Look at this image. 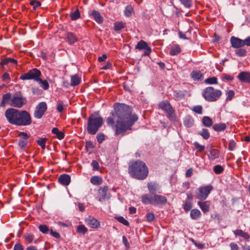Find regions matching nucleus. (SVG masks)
Masks as SVG:
<instances>
[{
  "instance_id": "obj_46",
  "label": "nucleus",
  "mask_w": 250,
  "mask_h": 250,
  "mask_svg": "<svg viewBox=\"0 0 250 250\" xmlns=\"http://www.w3.org/2000/svg\"><path fill=\"white\" fill-rule=\"evenodd\" d=\"M77 231L79 233L84 234L88 231L87 229L83 225H81L78 226Z\"/></svg>"
},
{
  "instance_id": "obj_31",
  "label": "nucleus",
  "mask_w": 250,
  "mask_h": 250,
  "mask_svg": "<svg viewBox=\"0 0 250 250\" xmlns=\"http://www.w3.org/2000/svg\"><path fill=\"white\" fill-rule=\"evenodd\" d=\"M233 233L235 235L242 237L245 239H249L250 238V235L248 233L244 232L241 229H236L233 231Z\"/></svg>"
},
{
  "instance_id": "obj_63",
  "label": "nucleus",
  "mask_w": 250,
  "mask_h": 250,
  "mask_svg": "<svg viewBox=\"0 0 250 250\" xmlns=\"http://www.w3.org/2000/svg\"><path fill=\"white\" fill-rule=\"evenodd\" d=\"M147 220L148 221H153L155 219V216L154 214L152 213H147L146 215Z\"/></svg>"
},
{
  "instance_id": "obj_27",
  "label": "nucleus",
  "mask_w": 250,
  "mask_h": 250,
  "mask_svg": "<svg viewBox=\"0 0 250 250\" xmlns=\"http://www.w3.org/2000/svg\"><path fill=\"white\" fill-rule=\"evenodd\" d=\"M91 16L98 23H101L103 21V17L98 11H93L91 13Z\"/></svg>"
},
{
  "instance_id": "obj_3",
  "label": "nucleus",
  "mask_w": 250,
  "mask_h": 250,
  "mask_svg": "<svg viewBox=\"0 0 250 250\" xmlns=\"http://www.w3.org/2000/svg\"><path fill=\"white\" fill-rule=\"evenodd\" d=\"M103 124V119L102 117H89L88 118L87 123V132L90 134H95Z\"/></svg>"
},
{
  "instance_id": "obj_6",
  "label": "nucleus",
  "mask_w": 250,
  "mask_h": 250,
  "mask_svg": "<svg viewBox=\"0 0 250 250\" xmlns=\"http://www.w3.org/2000/svg\"><path fill=\"white\" fill-rule=\"evenodd\" d=\"M32 119L30 114L26 110H19L17 125L26 126L31 125Z\"/></svg>"
},
{
  "instance_id": "obj_50",
  "label": "nucleus",
  "mask_w": 250,
  "mask_h": 250,
  "mask_svg": "<svg viewBox=\"0 0 250 250\" xmlns=\"http://www.w3.org/2000/svg\"><path fill=\"white\" fill-rule=\"evenodd\" d=\"M39 229L40 231L44 234L47 233L49 230V228L45 225H40Z\"/></svg>"
},
{
  "instance_id": "obj_26",
  "label": "nucleus",
  "mask_w": 250,
  "mask_h": 250,
  "mask_svg": "<svg viewBox=\"0 0 250 250\" xmlns=\"http://www.w3.org/2000/svg\"><path fill=\"white\" fill-rule=\"evenodd\" d=\"M81 82V79L78 75H74L71 76L70 85L77 86Z\"/></svg>"
},
{
  "instance_id": "obj_47",
  "label": "nucleus",
  "mask_w": 250,
  "mask_h": 250,
  "mask_svg": "<svg viewBox=\"0 0 250 250\" xmlns=\"http://www.w3.org/2000/svg\"><path fill=\"white\" fill-rule=\"evenodd\" d=\"M25 240L29 243H31L34 240V236L31 233H27L24 236Z\"/></svg>"
},
{
  "instance_id": "obj_52",
  "label": "nucleus",
  "mask_w": 250,
  "mask_h": 250,
  "mask_svg": "<svg viewBox=\"0 0 250 250\" xmlns=\"http://www.w3.org/2000/svg\"><path fill=\"white\" fill-rule=\"evenodd\" d=\"M181 2L187 8H190L192 5L191 0H180Z\"/></svg>"
},
{
  "instance_id": "obj_10",
  "label": "nucleus",
  "mask_w": 250,
  "mask_h": 250,
  "mask_svg": "<svg viewBox=\"0 0 250 250\" xmlns=\"http://www.w3.org/2000/svg\"><path fill=\"white\" fill-rule=\"evenodd\" d=\"M41 75V73L40 71L37 68H34L21 75L20 79L22 80L34 79L38 81V79L40 78Z\"/></svg>"
},
{
  "instance_id": "obj_32",
  "label": "nucleus",
  "mask_w": 250,
  "mask_h": 250,
  "mask_svg": "<svg viewBox=\"0 0 250 250\" xmlns=\"http://www.w3.org/2000/svg\"><path fill=\"white\" fill-rule=\"evenodd\" d=\"M227 127L226 124L219 123L214 124L213 125V129L216 131H221L224 130Z\"/></svg>"
},
{
  "instance_id": "obj_18",
  "label": "nucleus",
  "mask_w": 250,
  "mask_h": 250,
  "mask_svg": "<svg viewBox=\"0 0 250 250\" xmlns=\"http://www.w3.org/2000/svg\"><path fill=\"white\" fill-rule=\"evenodd\" d=\"M85 222L92 229H98L100 226V221L94 218L89 217L85 220Z\"/></svg>"
},
{
  "instance_id": "obj_48",
  "label": "nucleus",
  "mask_w": 250,
  "mask_h": 250,
  "mask_svg": "<svg viewBox=\"0 0 250 250\" xmlns=\"http://www.w3.org/2000/svg\"><path fill=\"white\" fill-rule=\"evenodd\" d=\"M195 148L197 149L199 152H202L205 149V146L200 145L198 142H195L193 143Z\"/></svg>"
},
{
  "instance_id": "obj_57",
  "label": "nucleus",
  "mask_w": 250,
  "mask_h": 250,
  "mask_svg": "<svg viewBox=\"0 0 250 250\" xmlns=\"http://www.w3.org/2000/svg\"><path fill=\"white\" fill-rule=\"evenodd\" d=\"M117 220L121 223H122L124 225L126 226H129V222L126 219H125L123 217L120 216L117 218Z\"/></svg>"
},
{
  "instance_id": "obj_64",
  "label": "nucleus",
  "mask_w": 250,
  "mask_h": 250,
  "mask_svg": "<svg viewBox=\"0 0 250 250\" xmlns=\"http://www.w3.org/2000/svg\"><path fill=\"white\" fill-rule=\"evenodd\" d=\"M14 250H23V249L21 244H16L14 247Z\"/></svg>"
},
{
  "instance_id": "obj_29",
  "label": "nucleus",
  "mask_w": 250,
  "mask_h": 250,
  "mask_svg": "<svg viewBox=\"0 0 250 250\" xmlns=\"http://www.w3.org/2000/svg\"><path fill=\"white\" fill-rule=\"evenodd\" d=\"M190 217L194 220H197L201 215L200 211L198 209H193L190 211Z\"/></svg>"
},
{
  "instance_id": "obj_38",
  "label": "nucleus",
  "mask_w": 250,
  "mask_h": 250,
  "mask_svg": "<svg viewBox=\"0 0 250 250\" xmlns=\"http://www.w3.org/2000/svg\"><path fill=\"white\" fill-rule=\"evenodd\" d=\"M125 23L123 22H116L114 24V30L118 31L125 27Z\"/></svg>"
},
{
  "instance_id": "obj_2",
  "label": "nucleus",
  "mask_w": 250,
  "mask_h": 250,
  "mask_svg": "<svg viewBox=\"0 0 250 250\" xmlns=\"http://www.w3.org/2000/svg\"><path fill=\"white\" fill-rule=\"evenodd\" d=\"M128 172L134 178L144 180L147 176L148 170L145 163L141 161H136L129 166Z\"/></svg>"
},
{
  "instance_id": "obj_23",
  "label": "nucleus",
  "mask_w": 250,
  "mask_h": 250,
  "mask_svg": "<svg viewBox=\"0 0 250 250\" xmlns=\"http://www.w3.org/2000/svg\"><path fill=\"white\" fill-rule=\"evenodd\" d=\"M142 202L144 204H150L153 205V196H150L147 194H143L142 196Z\"/></svg>"
},
{
  "instance_id": "obj_7",
  "label": "nucleus",
  "mask_w": 250,
  "mask_h": 250,
  "mask_svg": "<svg viewBox=\"0 0 250 250\" xmlns=\"http://www.w3.org/2000/svg\"><path fill=\"white\" fill-rule=\"evenodd\" d=\"M26 103V98L21 93H16L12 96L10 105L16 108H21Z\"/></svg>"
},
{
  "instance_id": "obj_13",
  "label": "nucleus",
  "mask_w": 250,
  "mask_h": 250,
  "mask_svg": "<svg viewBox=\"0 0 250 250\" xmlns=\"http://www.w3.org/2000/svg\"><path fill=\"white\" fill-rule=\"evenodd\" d=\"M135 48L139 50L144 49L145 51L144 53V56L149 55L151 51V48L148 45L147 43L143 40H141L137 43Z\"/></svg>"
},
{
  "instance_id": "obj_49",
  "label": "nucleus",
  "mask_w": 250,
  "mask_h": 250,
  "mask_svg": "<svg viewBox=\"0 0 250 250\" xmlns=\"http://www.w3.org/2000/svg\"><path fill=\"white\" fill-rule=\"evenodd\" d=\"M191 75L192 77L195 80H199L202 79V75L200 72L194 71L191 73Z\"/></svg>"
},
{
  "instance_id": "obj_45",
  "label": "nucleus",
  "mask_w": 250,
  "mask_h": 250,
  "mask_svg": "<svg viewBox=\"0 0 250 250\" xmlns=\"http://www.w3.org/2000/svg\"><path fill=\"white\" fill-rule=\"evenodd\" d=\"M224 170V169L223 167L219 165H216L213 167V171L214 173H215L217 174H219L222 173Z\"/></svg>"
},
{
  "instance_id": "obj_58",
  "label": "nucleus",
  "mask_w": 250,
  "mask_h": 250,
  "mask_svg": "<svg viewBox=\"0 0 250 250\" xmlns=\"http://www.w3.org/2000/svg\"><path fill=\"white\" fill-rule=\"evenodd\" d=\"M133 9L131 6H127L125 10V14L127 17L131 16Z\"/></svg>"
},
{
  "instance_id": "obj_16",
  "label": "nucleus",
  "mask_w": 250,
  "mask_h": 250,
  "mask_svg": "<svg viewBox=\"0 0 250 250\" xmlns=\"http://www.w3.org/2000/svg\"><path fill=\"white\" fill-rule=\"evenodd\" d=\"M230 42L231 46L233 48H241L245 45L246 42L245 40H242L239 38L232 37L230 39Z\"/></svg>"
},
{
  "instance_id": "obj_11",
  "label": "nucleus",
  "mask_w": 250,
  "mask_h": 250,
  "mask_svg": "<svg viewBox=\"0 0 250 250\" xmlns=\"http://www.w3.org/2000/svg\"><path fill=\"white\" fill-rule=\"evenodd\" d=\"M110 194L109 192L108 186H104L101 187L98 189L97 198L100 202H102L105 199H109L110 198Z\"/></svg>"
},
{
  "instance_id": "obj_30",
  "label": "nucleus",
  "mask_w": 250,
  "mask_h": 250,
  "mask_svg": "<svg viewBox=\"0 0 250 250\" xmlns=\"http://www.w3.org/2000/svg\"><path fill=\"white\" fill-rule=\"evenodd\" d=\"M91 183L94 185H100L103 182L102 178L98 176H93L90 179Z\"/></svg>"
},
{
  "instance_id": "obj_61",
  "label": "nucleus",
  "mask_w": 250,
  "mask_h": 250,
  "mask_svg": "<svg viewBox=\"0 0 250 250\" xmlns=\"http://www.w3.org/2000/svg\"><path fill=\"white\" fill-rule=\"evenodd\" d=\"M97 139L98 142L101 143L104 139V136L102 133H98L97 135Z\"/></svg>"
},
{
  "instance_id": "obj_8",
  "label": "nucleus",
  "mask_w": 250,
  "mask_h": 250,
  "mask_svg": "<svg viewBox=\"0 0 250 250\" xmlns=\"http://www.w3.org/2000/svg\"><path fill=\"white\" fill-rule=\"evenodd\" d=\"M213 187L211 185L200 187L197 189L195 197L200 200L204 201L207 199Z\"/></svg>"
},
{
  "instance_id": "obj_42",
  "label": "nucleus",
  "mask_w": 250,
  "mask_h": 250,
  "mask_svg": "<svg viewBox=\"0 0 250 250\" xmlns=\"http://www.w3.org/2000/svg\"><path fill=\"white\" fill-rule=\"evenodd\" d=\"M221 78L224 82H230L232 81L233 79V77L225 73H223L221 75Z\"/></svg>"
},
{
  "instance_id": "obj_33",
  "label": "nucleus",
  "mask_w": 250,
  "mask_h": 250,
  "mask_svg": "<svg viewBox=\"0 0 250 250\" xmlns=\"http://www.w3.org/2000/svg\"><path fill=\"white\" fill-rule=\"evenodd\" d=\"M202 123L204 126L206 127H210L212 125L213 122L212 119L210 117L208 116H205L203 118Z\"/></svg>"
},
{
  "instance_id": "obj_51",
  "label": "nucleus",
  "mask_w": 250,
  "mask_h": 250,
  "mask_svg": "<svg viewBox=\"0 0 250 250\" xmlns=\"http://www.w3.org/2000/svg\"><path fill=\"white\" fill-rule=\"evenodd\" d=\"M184 209L186 211H189L192 208V203L189 201H187L184 204Z\"/></svg>"
},
{
  "instance_id": "obj_60",
  "label": "nucleus",
  "mask_w": 250,
  "mask_h": 250,
  "mask_svg": "<svg viewBox=\"0 0 250 250\" xmlns=\"http://www.w3.org/2000/svg\"><path fill=\"white\" fill-rule=\"evenodd\" d=\"M32 91L33 94L36 95H40L42 93V90L37 87H33L32 88Z\"/></svg>"
},
{
  "instance_id": "obj_34",
  "label": "nucleus",
  "mask_w": 250,
  "mask_h": 250,
  "mask_svg": "<svg viewBox=\"0 0 250 250\" xmlns=\"http://www.w3.org/2000/svg\"><path fill=\"white\" fill-rule=\"evenodd\" d=\"M181 52L180 47L177 45H172L170 50V54L171 55H176Z\"/></svg>"
},
{
  "instance_id": "obj_9",
  "label": "nucleus",
  "mask_w": 250,
  "mask_h": 250,
  "mask_svg": "<svg viewBox=\"0 0 250 250\" xmlns=\"http://www.w3.org/2000/svg\"><path fill=\"white\" fill-rule=\"evenodd\" d=\"M18 113L19 110L16 108H10L5 111V116L9 123L16 125Z\"/></svg>"
},
{
  "instance_id": "obj_24",
  "label": "nucleus",
  "mask_w": 250,
  "mask_h": 250,
  "mask_svg": "<svg viewBox=\"0 0 250 250\" xmlns=\"http://www.w3.org/2000/svg\"><path fill=\"white\" fill-rule=\"evenodd\" d=\"M65 40L69 44H73L78 41L77 38L76 36L71 32H68L65 35Z\"/></svg>"
},
{
  "instance_id": "obj_1",
  "label": "nucleus",
  "mask_w": 250,
  "mask_h": 250,
  "mask_svg": "<svg viewBox=\"0 0 250 250\" xmlns=\"http://www.w3.org/2000/svg\"><path fill=\"white\" fill-rule=\"evenodd\" d=\"M113 106L115 111L112 113L113 117H108L106 122L108 125L113 126L115 120V134L123 136L127 130L131 129L138 117L132 114L131 108L125 104L115 103Z\"/></svg>"
},
{
  "instance_id": "obj_4",
  "label": "nucleus",
  "mask_w": 250,
  "mask_h": 250,
  "mask_svg": "<svg viewBox=\"0 0 250 250\" xmlns=\"http://www.w3.org/2000/svg\"><path fill=\"white\" fill-rule=\"evenodd\" d=\"M222 95V92L219 90H215L213 87H207L203 93L204 98L208 102H215Z\"/></svg>"
},
{
  "instance_id": "obj_25",
  "label": "nucleus",
  "mask_w": 250,
  "mask_h": 250,
  "mask_svg": "<svg viewBox=\"0 0 250 250\" xmlns=\"http://www.w3.org/2000/svg\"><path fill=\"white\" fill-rule=\"evenodd\" d=\"M147 188L149 192L152 194L156 192L158 189V185L155 182H150L147 184Z\"/></svg>"
},
{
  "instance_id": "obj_17",
  "label": "nucleus",
  "mask_w": 250,
  "mask_h": 250,
  "mask_svg": "<svg viewBox=\"0 0 250 250\" xmlns=\"http://www.w3.org/2000/svg\"><path fill=\"white\" fill-rule=\"evenodd\" d=\"M237 78L242 83H250V73L249 72L242 71L240 72Z\"/></svg>"
},
{
  "instance_id": "obj_20",
  "label": "nucleus",
  "mask_w": 250,
  "mask_h": 250,
  "mask_svg": "<svg viewBox=\"0 0 250 250\" xmlns=\"http://www.w3.org/2000/svg\"><path fill=\"white\" fill-rule=\"evenodd\" d=\"M197 204L204 213L209 211L210 206L209 201H198Z\"/></svg>"
},
{
  "instance_id": "obj_15",
  "label": "nucleus",
  "mask_w": 250,
  "mask_h": 250,
  "mask_svg": "<svg viewBox=\"0 0 250 250\" xmlns=\"http://www.w3.org/2000/svg\"><path fill=\"white\" fill-rule=\"evenodd\" d=\"M19 136L21 137V138L19 140V145L21 148H25L27 145L28 139L30 135L24 132H21Z\"/></svg>"
},
{
  "instance_id": "obj_59",
  "label": "nucleus",
  "mask_w": 250,
  "mask_h": 250,
  "mask_svg": "<svg viewBox=\"0 0 250 250\" xmlns=\"http://www.w3.org/2000/svg\"><path fill=\"white\" fill-rule=\"evenodd\" d=\"M91 166L94 170H98L100 169V166L98 162L96 160H93L91 163Z\"/></svg>"
},
{
  "instance_id": "obj_28",
  "label": "nucleus",
  "mask_w": 250,
  "mask_h": 250,
  "mask_svg": "<svg viewBox=\"0 0 250 250\" xmlns=\"http://www.w3.org/2000/svg\"><path fill=\"white\" fill-rule=\"evenodd\" d=\"M194 124L193 118L189 115L185 117L184 120V125L187 127H191Z\"/></svg>"
},
{
  "instance_id": "obj_21",
  "label": "nucleus",
  "mask_w": 250,
  "mask_h": 250,
  "mask_svg": "<svg viewBox=\"0 0 250 250\" xmlns=\"http://www.w3.org/2000/svg\"><path fill=\"white\" fill-rule=\"evenodd\" d=\"M208 158L211 160H214L218 158L220 155V151L216 148H211L209 151Z\"/></svg>"
},
{
  "instance_id": "obj_56",
  "label": "nucleus",
  "mask_w": 250,
  "mask_h": 250,
  "mask_svg": "<svg viewBox=\"0 0 250 250\" xmlns=\"http://www.w3.org/2000/svg\"><path fill=\"white\" fill-rule=\"evenodd\" d=\"M236 147V143L233 140H229V149L230 151H233Z\"/></svg>"
},
{
  "instance_id": "obj_12",
  "label": "nucleus",
  "mask_w": 250,
  "mask_h": 250,
  "mask_svg": "<svg viewBox=\"0 0 250 250\" xmlns=\"http://www.w3.org/2000/svg\"><path fill=\"white\" fill-rule=\"evenodd\" d=\"M47 109V105L45 102L40 103L36 108L34 116L37 119L41 118Z\"/></svg>"
},
{
  "instance_id": "obj_37",
  "label": "nucleus",
  "mask_w": 250,
  "mask_h": 250,
  "mask_svg": "<svg viewBox=\"0 0 250 250\" xmlns=\"http://www.w3.org/2000/svg\"><path fill=\"white\" fill-rule=\"evenodd\" d=\"M38 82L39 83L41 86L44 90H47L49 88V85L46 80H42L41 78L38 79Z\"/></svg>"
},
{
  "instance_id": "obj_43",
  "label": "nucleus",
  "mask_w": 250,
  "mask_h": 250,
  "mask_svg": "<svg viewBox=\"0 0 250 250\" xmlns=\"http://www.w3.org/2000/svg\"><path fill=\"white\" fill-rule=\"evenodd\" d=\"M94 146L93 144V143L91 141H88L86 142V144L85 146V148L87 152H89L91 153L92 151L93 148Z\"/></svg>"
},
{
  "instance_id": "obj_5",
  "label": "nucleus",
  "mask_w": 250,
  "mask_h": 250,
  "mask_svg": "<svg viewBox=\"0 0 250 250\" xmlns=\"http://www.w3.org/2000/svg\"><path fill=\"white\" fill-rule=\"evenodd\" d=\"M159 106L167 113V117L170 120L176 121L177 117L175 113V110L168 101H162L159 103Z\"/></svg>"
},
{
  "instance_id": "obj_40",
  "label": "nucleus",
  "mask_w": 250,
  "mask_h": 250,
  "mask_svg": "<svg viewBox=\"0 0 250 250\" xmlns=\"http://www.w3.org/2000/svg\"><path fill=\"white\" fill-rule=\"evenodd\" d=\"M70 16L72 20H76L80 17V12L78 9H77L74 12H71Z\"/></svg>"
},
{
  "instance_id": "obj_19",
  "label": "nucleus",
  "mask_w": 250,
  "mask_h": 250,
  "mask_svg": "<svg viewBox=\"0 0 250 250\" xmlns=\"http://www.w3.org/2000/svg\"><path fill=\"white\" fill-rule=\"evenodd\" d=\"M12 99V94L10 93H7L2 96V101L0 103V106L4 107L6 104L10 105V101Z\"/></svg>"
},
{
  "instance_id": "obj_22",
  "label": "nucleus",
  "mask_w": 250,
  "mask_h": 250,
  "mask_svg": "<svg viewBox=\"0 0 250 250\" xmlns=\"http://www.w3.org/2000/svg\"><path fill=\"white\" fill-rule=\"evenodd\" d=\"M58 180L59 182L62 185L67 186L70 182L71 178L69 175L64 174L60 176Z\"/></svg>"
},
{
  "instance_id": "obj_36",
  "label": "nucleus",
  "mask_w": 250,
  "mask_h": 250,
  "mask_svg": "<svg viewBox=\"0 0 250 250\" xmlns=\"http://www.w3.org/2000/svg\"><path fill=\"white\" fill-rule=\"evenodd\" d=\"M9 63H14L16 64L17 63V61L14 59L11 58H7L2 60L0 62V64L1 66H3L4 65L7 64Z\"/></svg>"
},
{
  "instance_id": "obj_54",
  "label": "nucleus",
  "mask_w": 250,
  "mask_h": 250,
  "mask_svg": "<svg viewBox=\"0 0 250 250\" xmlns=\"http://www.w3.org/2000/svg\"><path fill=\"white\" fill-rule=\"evenodd\" d=\"M192 110L197 114H202L203 111V108L201 105L194 106L192 108Z\"/></svg>"
},
{
  "instance_id": "obj_62",
  "label": "nucleus",
  "mask_w": 250,
  "mask_h": 250,
  "mask_svg": "<svg viewBox=\"0 0 250 250\" xmlns=\"http://www.w3.org/2000/svg\"><path fill=\"white\" fill-rule=\"evenodd\" d=\"M228 97L227 98V100H231L234 95V92L233 90H230L227 92Z\"/></svg>"
},
{
  "instance_id": "obj_44",
  "label": "nucleus",
  "mask_w": 250,
  "mask_h": 250,
  "mask_svg": "<svg viewBox=\"0 0 250 250\" xmlns=\"http://www.w3.org/2000/svg\"><path fill=\"white\" fill-rule=\"evenodd\" d=\"M205 82L207 83L212 84H217L218 80L216 77L208 78L205 80Z\"/></svg>"
},
{
  "instance_id": "obj_53",
  "label": "nucleus",
  "mask_w": 250,
  "mask_h": 250,
  "mask_svg": "<svg viewBox=\"0 0 250 250\" xmlns=\"http://www.w3.org/2000/svg\"><path fill=\"white\" fill-rule=\"evenodd\" d=\"M247 51L246 49L239 48L235 50V53L238 56H244L246 54Z\"/></svg>"
},
{
  "instance_id": "obj_41",
  "label": "nucleus",
  "mask_w": 250,
  "mask_h": 250,
  "mask_svg": "<svg viewBox=\"0 0 250 250\" xmlns=\"http://www.w3.org/2000/svg\"><path fill=\"white\" fill-rule=\"evenodd\" d=\"M47 140V139L46 138H40L37 141V143L42 149H44Z\"/></svg>"
},
{
  "instance_id": "obj_35",
  "label": "nucleus",
  "mask_w": 250,
  "mask_h": 250,
  "mask_svg": "<svg viewBox=\"0 0 250 250\" xmlns=\"http://www.w3.org/2000/svg\"><path fill=\"white\" fill-rule=\"evenodd\" d=\"M52 132L56 134L57 138L60 139H62L64 137V134L62 131H60L58 128L54 127L52 130Z\"/></svg>"
},
{
  "instance_id": "obj_55",
  "label": "nucleus",
  "mask_w": 250,
  "mask_h": 250,
  "mask_svg": "<svg viewBox=\"0 0 250 250\" xmlns=\"http://www.w3.org/2000/svg\"><path fill=\"white\" fill-rule=\"evenodd\" d=\"M30 4L31 6H33V8L34 10L36 9L37 7L40 6L41 3L39 0H33L30 1Z\"/></svg>"
},
{
  "instance_id": "obj_14",
  "label": "nucleus",
  "mask_w": 250,
  "mask_h": 250,
  "mask_svg": "<svg viewBox=\"0 0 250 250\" xmlns=\"http://www.w3.org/2000/svg\"><path fill=\"white\" fill-rule=\"evenodd\" d=\"M167 202V198L166 196L154 194L153 195V205H163Z\"/></svg>"
},
{
  "instance_id": "obj_39",
  "label": "nucleus",
  "mask_w": 250,
  "mask_h": 250,
  "mask_svg": "<svg viewBox=\"0 0 250 250\" xmlns=\"http://www.w3.org/2000/svg\"><path fill=\"white\" fill-rule=\"evenodd\" d=\"M200 134L204 139L207 140L210 136V133H209L207 129L203 128L201 131L199 132Z\"/></svg>"
}]
</instances>
